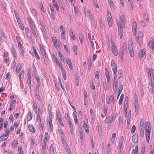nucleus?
I'll use <instances>...</instances> for the list:
<instances>
[{"label": "nucleus", "mask_w": 154, "mask_h": 154, "mask_svg": "<svg viewBox=\"0 0 154 154\" xmlns=\"http://www.w3.org/2000/svg\"><path fill=\"white\" fill-rule=\"evenodd\" d=\"M117 24L118 27V32L119 33V36L121 39L123 36V28L125 27V24H122L120 22L117 21Z\"/></svg>", "instance_id": "nucleus-1"}, {"label": "nucleus", "mask_w": 154, "mask_h": 154, "mask_svg": "<svg viewBox=\"0 0 154 154\" xmlns=\"http://www.w3.org/2000/svg\"><path fill=\"white\" fill-rule=\"evenodd\" d=\"M117 115L116 113H115L110 116H108L106 118L105 122L107 123H110L113 121L116 118Z\"/></svg>", "instance_id": "nucleus-2"}, {"label": "nucleus", "mask_w": 154, "mask_h": 154, "mask_svg": "<svg viewBox=\"0 0 154 154\" xmlns=\"http://www.w3.org/2000/svg\"><path fill=\"white\" fill-rule=\"evenodd\" d=\"M111 65L114 74L115 75H116V73L117 72V64L116 63L115 61L112 60L111 62Z\"/></svg>", "instance_id": "nucleus-3"}, {"label": "nucleus", "mask_w": 154, "mask_h": 154, "mask_svg": "<svg viewBox=\"0 0 154 154\" xmlns=\"http://www.w3.org/2000/svg\"><path fill=\"white\" fill-rule=\"evenodd\" d=\"M52 40L54 45L55 48L59 47L60 46L61 43L60 41L55 37H52Z\"/></svg>", "instance_id": "nucleus-4"}, {"label": "nucleus", "mask_w": 154, "mask_h": 154, "mask_svg": "<svg viewBox=\"0 0 154 154\" xmlns=\"http://www.w3.org/2000/svg\"><path fill=\"white\" fill-rule=\"evenodd\" d=\"M47 122L48 124L49 125L48 127L50 129L51 132L53 129V126L52 123V118H47Z\"/></svg>", "instance_id": "nucleus-5"}, {"label": "nucleus", "mask_w": 154, "mask_h": 154, "mask_svg": "<svg viewBox=\"0 0 154 154\" xmlns=\"http://www.w3.org/2000/svg\"><path fill=\"white\" fill-rule=\"evenodd\" d=\"M146 54V50L145 49H141L138 53L139 59L141 60Z\"/></svg>", "instance_id": "nucleus-6"}, {"label": "nucleus", "mask_w": 154, "mask_h": 154, "mask_svg": "<svg viewBox=\"0 0 154 154\" xmlns=\"http://www.w3.org/2000/svg\"><path fill=\"white\" fill-rule=\"evenodd\" d=\"M111 45L112 46H111V50H112V52L113 54L116 56L118 54V51L117 50V48L115 45H112V43Z\"/></svg>", "instance_id": "nucleus-7"}, {"label": "nucleus", "mask_w": 154, "mask_h": 154, "mask_svg": "<svg viewBox=\"0 0 154 154\" xmlns=\"http://www.w3.org/2000/svg\"><path fill=\"white\" fill-rule=\"evenodd\" d=\"M128 49L129 51L130 56L131 57H134L133 49L131 43L128 45Z\"/></svg>", "instance_id": "nucleus-8"}, {"label": "nucleus", "mask_w": 154, "mask_h": 154, "mask_svg": "<svg viewBox=\"0 0 154 154\" xmlns=\"http://www.w3.org/2000/svg\"><path fill=\"white\" fill-rule=\"evenodd\" d=\"M27 76H28V79H27V82L28 83V85L30 87H31V74L30 73V71L28 70V73H27Z\"/></svg>", "instance_id": "nucleus-9"}, {"label": "nucleus", "mask_w": 154, "mask_h": 154, "mask_svg": "<svg viewBox=\"0 0 154 154\" xmlns=\"http://www.w3.org/2000/svg\"><path fill=\"white\" fill-rule=\"evenodd\" d=\"M132 140L135 143H137L138 142V134L137 133H135L132 137Z\"/></svg>", "instance_id": "nucleus-10"}, {"label": "nucleus", "mask_w": 154, "mask_h": 154, "mask_svg": "<svg viewBox=\"0 0 154 154\" xmlns=\"http://www.w3.org/2000/svg\"><path fill=\"white\" fill-rule=\"evenodd\" d=\"M40 49L41 51L43 57L45 59H46V53L45 50L44 49L43 46L41 45H40Z\"/></svg>", "instance_id": "nucleus-11"}, {"label": "nucleus", "mask_w": 154, "mask_h": 154, "mask_svg": "<svg viewBox=\"0 0 154 154\" xmlns=\"http://www.w3.org/2000/svg\"><path fill=\"white\" fill-rule=\"evenodd\" d=\"M35 96L36 98L39 101H42V99L39 94V91L38 89H36L35 91Z\"/></svg>", "instance_id": "nucleus-12"}, {"label": "nucleus", "mask_w": 154, "mask_h": 154, "mask_svg": "<svg viewBox=\"0 0 154 154\" xmlns=\"http://www.w3.org/2000/svg\"><path fill=\"white\" fill-rule=\"evenodd\" d=\"M146 130H149L151 131V125L149 122H147L145 123Z\"/></svg>", "instance_id": "nucleus-13"}, {"label": "nucleus", "mask_w": 154, "mask_h": 154, "mask_svg": "<svg viewBox=\"0 0 154 154\" xmlns=\"http://www.w3.org/2000/svg\"><path fill=\"white\" fill-rule=\"evenodd\" d=\"M120 51L123 52L124 54L127 51V45L125 44H123V46L121 48Z\"/></svg>", "instance_id": "nucleus-14"}, {"label": "nucleus", "mask_w": 154, "mask_h": 154, "mask_svg": "<svg viewBox=\"0 0 154 154\" xmlns=\"http://www.w3.org/2000/svg\"><path fill=\"white\" fill-rule=\"evenodd\" d=\"M11 51L14 57L17 59V53L14 47L13 46H12V49L11 50Z\"/></svg>", "instance_id": "nucleus-15"}, {"label": "nucleus", "mask_w": 154, "mask_h": 154, "mask_svg": "<svg viewBox=\"0 0 154 154\" xmlns=\"http://www.w3.org/2000/svg\"><path fill=\"white\" fill-rule=\"evenodd\" d=\"M32 49L33 50L34 53V54L36 58L40 60V58L39 57L37 52L36 51V50L34 46H32Z\"/></svg>", "instance_id": "nucleus-16"}, {"label": "nucleus", "mask_w": 154, "mask_h": 154, "mask_svg": "<svg viewBox=\"0 0 154 154\" xmlns=\"http://www.w3.org/2000/svg\"><path fill=\"white\" fill-rule=\"evenodd\" d=\"M148 44L149 48L152 50H154V41H149Z\"/></svg>", "instance_id": "nucleus-17"}, {"label": "nucleus", "mask_w": 154, "mask_h": 154, "mask_svg": "<svg viewBox=\"0 0 154 154\" xmlns=\"http://www.w3.org/2000/svg\"><path fill=\"white\" fill-rule=\"evenodd\" d=\"M108 2L109 3L110 6L112 9V11L114 10V3L113 2V1L112 0H108Z\"/></svg>", "instance_id": "nucleus-18"}, {"label": "nucleus", "mask_w": 154, "mask_h": 154, "mask_svg": "<svg viewBox=\"0 0 154 154\" xmlns=\"http://www.w3.org/2000/svg\"><path fill=\"white\" fill-rule=\"evenodd\" d=\"M140 46L142 44L143 42V38L142 36H139L137 40Z\"/></svg>", "instance_id": "nucleus-19"}, {"label": "nucleus", "mask_w": 154, "mask_h": 154, "mask_svg": "<svg viewBox=\"0 0 154 154\" xmlns=\"http://www.w3.org/2000/svg\"><path fill=\"white\" fill-rule=\"evenodd\" d=\"M24 71L22 70L19 75V77L20 81H21L23 79Z\"/></svg>", "instance_id": "nucleus-20"}, {"label": "nucleus", "mask_w": 154, "mask_h": 154, "mask_svg": "<svg viewBox=\"0 0 154 154\" xmlns=\"http://www.w3.org/2000/svg\"><path fill=\"white\" fill-rule=\"evenodd\" d=\"M120 21L121 22L122 24H124L125 23V16L124 15H122L120 17Z\"/></svg>", "instance_id": "nucleus-21"}, {"label": "nucleus", "mask_w": 154, "mask_h": 154, "mask_svg": "<svg viewBox=\"0 0 154 154\" xmlns=\"http://www.w3.org/2000/svg\"><path fill=\"white\" fill-rule=\"evenodd\" d=\"M28 127L31 132L33 133H35V128L31 124L30 125H29Z\"/></svg>", "instance_id": "nucleus-22"}, {"label": "nucleus", "mask_w": 154, "mask_h": 154, "mask_svg": "<svg viewBox=\"0 0 154 154\" xmlns=\"http://www.w3.org/2000/svg\"><path fill=\"white\" fill-rule=\"evenodd\" d=\"M58 53L59 56V57H60L61 60L62 62L65 63L64 56H63V54H62V53H61L60 51H58Z\"/></svg>", "instance_id": "nucleus-23"}, {"label": "nucleus", "mask_w": 154, "mask_h": 154, "mask_svg": "<svg viewBox=\"0 0 154 154\" xmlns=\"http://www.w3.org/2000/svg\"><path fill=\"white\" fill-rule=\"evenodd\" d=\"M14 11L15 15L17 19V22H20L21 20L20 19L19 16L17 11L15 10H14Z\"/></svg>", "instance_id": "nucleus-24"}, {"label": "nucleus", "mask_w": 154, "mask_h": 154, "mask_svg": "<svg viewBox=\"0 0 154 154\" xmlns=\"http://www.w3.org/2000/svg\"><path fill=\"white\" fill-rule=\"evenodd\" d=\"M138 146H136L134 149H133L132 151L131 154H137L138 153Z\"/></svg>", "instance_id": "nucleus-25"}, {"label": "nucleus", "mask_w": 154, "mask_h": 154, "mask_svg": "<svg viewBox=\"0 0 154 154\" xmlns=\"http://www.w3.org/2000/svg\"><path fill=\"white\" fill-rule=\"evenodd\" d=\"M134 106L136 114L137 115H138L139 114L138 104H137V103L134 104Z\"/></svg>", "instance_id": "nucleus-26"}, {"label": "nucleus", "mask_w": 154, "mask_h": 154, "mask_svg": "<svg viewBox=\"0 0 154 154\" xmlns=\"http://www.w3.org/2000/svg\"><path fill=\"white\" fill-rule=\"evenodd\" d=\"M32 113L30 111H29L27 116V120L29 121H30L32 119Z\"/></svg>", "instance_id": "nucleus-27"}, {"label": "nucleus", "mask_w": 154, "mask_h": 154, "mask_svg": "<svg viewBox=\"0 0 154 154\" xmlns=\"http://www.w3.org/2000/svg\"><path fill=\"white\" fill-rule=\"evenodd\" d=\"M42 33L44 37L47 39L48 38L47 33L46 29L44 28L42 30Z\"/></svg>", "instance_id": "nucleus-28"}, {"label": "nucleus", "mask_w": 154, "mask_h": 154, "mask_svg": "<svg viewBox=\"0 0 154 154\" xmlns=\"http://www.w3.org/2000/svg\"><path fill=\"white\" fill-rule=\"evenodd\" d=\"M53 3H54V5L56 7L57 11H58L59 10V8L58 5L57 4V2L56 0H52Z\"/></svg>", "instance_id": "nucleus-29"}, {"label": "nucleus", "mask_w": 154, "mask_h": 154, "mask_svg": "<svg viewBox=\"0 0 154 154\" xmlns=\"http://www.w3.org/2000/svg\"><path fill=\"white\" fill-rule=\"evenodd\" d=\"M118 75L119 77V79H120L123 76V71L122 69H120L119 70Z\"/></svg>", "instance_id": "nucleus-30"}, {"label": "nucleus", "mask_w": 154, "mask_h": 154, "mask_svg": "<svg viewBox=\"0 0 154 154\" xmlns=\"http://www.w3.org/2000/svg\"><path fill=\"white\" fill-rule=\"evenodd\" d=\"M152 69V68L149 69L148 71V76L150 78H152L153 77L152 72L151 70Z\"/></svg>", "instance_id": "nucleus-31"}, {"label": "nucleus", "mask_w": 154, "mask_h": 154, "mask_svg": "<svg viewBox=\"0 0 154 154\" xmlns=\"http://www.w3.org/2000/svg\"><path fill=\"white\" fill-rule=\"evenodd\" d=\"M79 134H80V137L81 141H82L83 137V132L82 130V129L81 128L79 129Z\"/></svg>", "instance_id": "nucleus-32"}, {"label": "nucleus", "mask_w": 154, "mask_h": 154, "mask_svg": "<svg viewBox=\"0 0 154 154\" xmlns=\"http://www.w3.org/2000/svg\"><path fill=\"white\" fill-rule=\"evenodd\" d=\"M65 149L68 153L69 154H71V150L69 148V147L68 146H66L64 147Z\"/></svg>", "instance_id": "nucleus-33"}, {"label": "nucleus", "mask_w": 154, "mask_h": 154, "mask_svg": "<svg viewBox=\"0 0 154 154\" xmlns=\"http://www.w3.org/2000/svg\"><path fill=\"white\" fill-rule=\"evenodd\" d=\"M132 31L134 35H136L137 33V26L132 27Z\"/></svg>", "instance_id": "nucleus-34"}, {"label": "nucleus", "mask_w": 154, "mask_h": 154, "mask_svg": "<svg viewBox=\"0 0 154 154\" xmlns=\"http://www.w3.org/2000/svg\"><path fill=\"white\" fill-rule=\"evenodd\" d=\"M149 85H150L151 88H150V90L152 92H153V91L154 90V85H153V83L152 81H151L150 83L149 84Z\"/></svg>", "instance_id": "nucleus-35"}, {"label": "nucleus", "mask_w": 154, "mask_h": 154, "mask_svg": "<svg viewBox=\"0 0 154 154\" xmlns=\"http://www.w3.org/2000/svg\"><path fill=\"white\" fill-rule=\"evenodd\" d=\"M60 30L61 32V34L65 33L66 31L65 28L62 26H61L60 27Z\"/></svg>", "instance_id": "nucleus-36"}, {"label": "nucleus", "mask_w": 154, "mask_h": 154, "mask_svg": "<svg viewBox=\"0 0 154 154\" xmlns=\"http://www.w3.org/2000/svg\"><path fill=\"white\" fill-rule=\"evenodd\" d=\"M79 38L80 42L82 44L83 42V35L81 33H79Z\"/></svg>", "instance_id": "nucleus-37"}, {"label": "nucleus", "mask_w": 154, "mask_h": 154, "mask_svg": "<svg viewBox=\"0 0 154 154\" xmlns=\"http://www.w3.org/2000/svg\"><path fill=\"white\" fill-rule=\"evenodd\" d=\"M124 96V94H122L120 96L119 102V105H121L122 104Z\"/></svg>", "instance_id": "nucleus-38"}, {"label": "nucleus", "mask_w": 154, "mask_h": 154, "mask_svg": "<svg viewBox=\"0 0 154 154\" xmlns=\"http://www.w3.org/2000/svg\"><path fill=\"white\" fill-rule=\"evenodd\" d=\"M144 129H140V134L141 136L143 137L144 135Z\"/></svg>", "instance_id": "nucleus-39"}, {"label": "nucleus", "mask_w": 154, "mask_h": 154, "mask_svg": "<svg viewBox=\"0 0 154 154\" xmlns=\"http://www.w3.org/2000/svg\"><path fill=\"white\" fill-rule=\"evenodd\" d=\"M151 132V131L149 130H146V137H150V133Z\"/></svg>", "instance_id": "nucleus-40"}, {"label": "nucleus", "mask_w": 154, "mask_h": 154, "mask_svg": "<svg viewBox=\"0 0 154 154\" xmlns=\"http://www.w3.org/2000/svg\"><path fill=\"white\" fill-rule=\"evenodd\" d=\"M117 87H118V86H117V83H115V84H113V91L114 92H115V93L116 92Z\"/></svg>", "instance_id": "nucleus-41"}, {"label": "nucleus", "mask_w": 154, "mask_h": 154, "mask_svg": "<svg viewBox=\"0 0 154 154\" xmlns=\"http://www.w3.org/2000/svg\"><path fill=\"white\" fill-rule=\"evenodd\" d=\"M107 20H109L110 19H112V17L111 16V15L110 12L108 11V10H107Z\"/></svg>", "instance_id": "nucleus-42"}, {"label": "nucleus", "mask_w": 154, "mask_h": 154, "mask_svg": "<svg viewBox=\"0 0 154 154\" xmlns=\"http://www.w3.org/2000/svg\"><path fill=\"white\" fill-rule=\"evenodd\" d=\"M18 143V141L17 140H16L14 141L12 143V146L13 147V146H14V147H16V146H17V144Z\"/></svg>", "instance_id": "nucleus-43"}, {"label": "nucleus", "mask_w": 154, "mask_h": 154, "mask_svg": "<svg viewBox=\"0 0 154 154\" xmlns=\"http://www.w3.org/2000/svg\"><path fill=\"white\" fill-rule=\"evenodd\" d=\"M57 120L59 123V124L62 126L63 127L64 126V124H63V122L61 118H57Z\"/></svg>", "instance_id": "nucleus-44"}, {"label": "nucleus", "mask_w": 154, "mask_h": 154, "mask_svg": "<svg viewBox=\"0 0 154 154\" xmlns=\"http://www.w3.org/2000/svg\"><path fill=\"white\" fill-rule=\"evenodd\" d=\"M108 22L109 27H111L112 26V19H110L109 20H107Z\"/></svg>", "instance_id": "nucleus-45"}, {"label": "nucleus", "mask_w": 154, "mask_h": 154, "mask_svg": "<svg viewBox=\"0 0 154 154\" xmlns=\"http://www.w3.org/2000/svg\"><path fill=\"white\" fill-rule=\"evenodd\" d=\"M73 48V50L75 53L76 54V55H77V50H78V48L75 45Z\"/></svg>", "instance_id": "nucleus-46"}, {"label": "nucleus", "mask_w": 154, "mask_h": 154, "mask_svg": "<svg viewBox=\"0 0 154 154\" xmlns=\"http://www.w3.org/2000/svg\"><path fill=\"white\" fill-rule=\"evenodd\" d=\"M18 23V25L19 26H20V27L21 28V29L22 30H23L24 29V27L23 26L22 23H21V21H19V22H17Z\"/></svg>", "instance_id": "nucleus-47"}, {"label": "nucleus", "mask_w": 154, "mask_h": 154, "mask_svg": "<svg viewBox=\"0 0 154 154\" xmlns=\"http://www.w3.org/2000/svg\"><path fill=\"white\" fill-rule=\"evenodd\" d=\"M88 15L89 17V18L91 20H92L93 19V17H92L91 13L90 12L89 10L88 11Z\"/></svg>", "instance_id": "nucleus-48"}, {"label": "nucleus", "mask_w": 154, "mask_h": 154, "mask_svg": "<svg viewBox=\"0 0 154 154\" xmlns=\"http://www.w3.org/2000/svg\"><path fill=\"white\" fill-rule=\"evenodd\" d=\"M32 67L33 68V72L34 74H37L36 69L34 64H33Z\"/></svg>", "instance_id": "nucleus-49"}, {"label": "nucleus", "mask_w": 154, "mask_h": 154, "mask_svg": "<svg viewBox=\"0 0 154 154\" xmlns=\"http://www.w3.org/2000/svg\"><path fill=\"white\" fill-rule=\"evenodd\" d=\"M134 104H138V97L137 95L136 94H134Z\"/></svg>", "instance_id": "nucleus-50"}, {"label": "nucleus", "mask_w": 154, "mask_h": 154, "mask_svg": "<svg viewBox=\"0 0 154 154\" xmlns=\"http://www.w3.org/2000/svg\"><path fill=\"white\" fill-rule=\"evenodd\" d=\"M98 132L99 135L102 134V128L101 126H99L98 128Z\"/></svg>", "instance_id": "nucleus-51"}, {"label": "nucleus", "mask_w": 154, "mask_h": 154, "mask_svg": "<svg viewBox=\"0 0 154 154\" xmlns=\"http://www.w3.org/2000/svg\"><path fill=\"white\" fill-rule=\"evenodd\" d=\"M62 142L64 147L68 145L67 143L66 142L65 140H64V139H62Z\"/></svg>", "instance_id": "nucleus-52"}, {"label": "nucleus", "mask_w": 154, "mask_h": 154, "mask_svg": "<svg viewBox=\"0 0 154 154\" xmlns=\"http://www.w3.org/2000/svg\"><path fill=\"white\" fill-rule=\"evenodd\" d=\"M52 107L50 104H49L48 106V112H52Z\"/></svg>", "instance_id": "nucleus-53"}, {"label": "nucleus", "mask_w": 154, "mask_h": 154, "mask_svg": "<svg viewBox=\"0 0 154 154\" xmlns=\"http://www.w3.org/2000/svg\"><path fill=\"white\" fill-rule=\"evenodd\" d=\"M37 122H40L41 123L42 122V119L40 115L37 114Z\"/></svg>", "instance_id": "nucleus-54"}, {"label": "nucleus", "mask_w": 154, "mask_h": 154, "mask_svg": "<svg viewBox=\"0 0 154 154\" xmlns=\"http://www.w3.org/2000/svg\"><path fill=\"white\" fill-rule=\"evenodd\" d=\"M20 51H21V54L22 57H24V50L23 47L20 48H19Z\"/></svg>", "instance_id": "nucleus-55"}, {"label": "nucleus", "mask_w": 154, "mask_h": 154, "mask_svg": "<svg viewBox=\"0 0 154 154\" xmlns=\"http://www.w3.org/2000/svg\"><path fill=\"white\" fill-rule=\"evenodd\" d=\"M56 116L57 117V118H61V115L60 113V111L59 109L58 110V111L56 113Z\"/></svg>", "instance_id": "nucleus-56"}, {"label": "nucleus", "mask_w": 154, "mask_h": 154, "mask_svg": "<svg viewBox=\"0 0 154 154\" xmlns=\"http://www.w3.org/2000/svg\"><path fill=\"white\" fill-rule=\"evenodd\" d=\"M6 4L3 3L1 0H0V5L1 6H2L5 9H6Z\"/></svg>", "instance_id": "nucleus-57"}, {"label": "nucleus", "mask_w": 154, "mask_h": 154, "mask_svg": "<svg viewBox=\"0 0 154 154\" xmlns=\"http://www.w3.org/2000/svg\"><path fill=\"white\" fill-rule=\"evenodd\" d=\"M106 79H107V83H108V84H109V82H110V80L109 75V74H106Z\"/></svg>", "instance_id": "nucleus-58"}, {"label": "nucleus", "mask_w": 154, "mask_h": 154, "mask_svg": "<svg viewBox=\"0 0 154 154\" xmlns=\"http://www.w3.org/2000/svg\"><path fill=\"white\" fill-rule=\"evenodd\" d=\"M136 130V127L135 125H133L132 127L131 132L132 133H134Z\"/></svg>", "instance_id": "nucleus-59"}, {"label": "nucleus", "mask_w": 154, "mask_h": 154, "mask_svg": "<svg viewBox=\"0 0 154 154\" xmlns=\"http://www.w3.org/2000/svg\"><path fill=\"white\" fill-rule=\"evenodd\" d=\"M101 98L102 100V101L103 102L105 101V94L104 93H103L101 95Z\"/></svg>", "instance_id": "nucleus-60"}, {"label": "nucleus", "mask_w": 154, "mask_h": 154, "mask_svg": "<svg viewBox=\"0 0 154 154\" xmlns=\"http://www.w3.org/2000/svg\"><path fill=\"white\" fill-rule=\"evenodd\" d=\"M111 150L110 145L109 143L107 145V149L106 151L108 153L110 152Z\"/></svg>", "instance_id": "nucleus-61"}, {"label": "nucleus", "mask_w": 154, "mask_h": 154, "mask_svg": "<svg viewBox=\"0 0 154 154\" xmlns=\"http://www.w3.org/2000/svg\"><path fill=\"white\" fill-rule=\"evenodd\" d=\"M67 122L69 124V126H72V122L71 121L70 119V118H67Z\"/></svg>", "instance_id": "nucleus-62"}, {"label": "nucleus", "mask_w": 154, "mask_h": 154, "mask_svg": "<svg viewBox=\"0 0 154 154\" xmlns=\"http://www.w3.org/2000/svg\"><path fill=\"white\" fill-rule=\"evenodd\" d=\"M22 67V66L21 63H19L17 65V69L18 68V69L19 70L18 72H19L20 71Z\"/></svg>", "instance_id": "nucleus-63"}, {"label": "nucleus", "mask_w": 154, "mask_h": 154, "mask_svg": "<svg viewBox=\"0 0 154 154\" xmlns=\"http://www.w3.org/2000/svg\"><path fill=\"white\" fill-rule=\"evenodd\" d=\"M56 64L59 66V67L61 69H63V67L61 65V63L60 62H58Z\"/></svg>", "instance_id": "nucleus-64"}]
</instances>
